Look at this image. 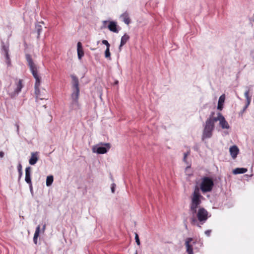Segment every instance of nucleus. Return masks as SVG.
Here are the masks:
<instances>
[{
	"label": "nucleus",
	"mask_w": 254,
	"mask_h": 254,
	"mask_svg": "<svg viewBox=\"0 0 254 254\" xmlns=\"http://www.w3.org/2000/svg\"><path fill=\"white\" fill-rule=\"evenodd\" d=\"M202 196L200 194L198 189H195L191 196V201L190 203V211L192 214V217L190 218V223L192 225L199 226L197 222L196 218H195V214L196 213V210L201 203V198Z\"/></svg>",
	"instance_id": "nucleus-1"
},
{
	"label": "nucleus",
	"mask_w": 254,
	"mask_h": 254,
	"mask_svg": "<svg viewBox=\"0 0 254 254\" xmlns=\"http://www.w3.org/2000/svg\"><path fill=\"white\" fill-rule=\"evenodd\" d=\"M72 79V86L74 90L71 95L72 99V104L78 106V98L79 96V81L78 78L74 75L71 76Z\"/></svg>",
	"instance_id": "nucleus-2"
},
{
	"label": "nucleus",
	"mask_w": 254,
	"mask_h": 254,
	"mask_svg": "<svg viewBox=\"0 0 254 254\" xmlns=\"http://www.w3.org/2000/svg\"><path fill=\"white\" fill-rule=\"evenodd\" d=\"M214 123L213 119H207L203 131L202 139L210 138L212 136V131L214 129Z\"/></svg>",
	"instance_id": "nucleus-3"
},
{
	"label": "nucleus",
	"mask_w": 254,
	"mask_h": 254,
	"mask_svg": "<svg viewBox=\"0 0 254 254\" xmlns=\"http://www.w3.org/2000/svg\"><path fill=\"white\" fill-rule=\"evenodd\" d=\"M213 186L214 182L211 178L208 177L202 178L200 184V189L203 193L211 191Z\"/></svg>",
	"instance_id": "nucleus-4"
},
{
	"label": "nucleus",
	"mask_w": 254,
	"mask_h": 254,
	"mask_svg": "<svg viewBox=\"0 0 254 254\" xmlns=\"http://www.w3.org/2000/svg\"><path fill=\"white\" fill-rule=\"evenodd\" d=\"M208 211L203 207H199L198 210H196V213L195 216H196L197 222L200 227V225L203 224L209 218Z\"/></svg>",
	"instance_id": "nucleus-5"
},
{
	"label": "nucleus",
	"mask_w": 254,
	"mask_h": 254,
	"mask_svg": "<svg viewBox=\"0 0 254 254\" xmlns=\"http://www.w3.org/2000/svg\"><path fill=\"white\" fill-rule=\"evenodd\" d=\"M111 148L109 143H100L92 147V151L97 154H105L107 153Z\"/></svg>",
	"instance_id": "nucleus-6"
},
{
	"label": "nucleus",
	"mask_w": 254,
	"mask_h": 254,
	"mask_svg": "<svg viewBox=\"0 0 254 254\" xmlns=\"http://www.w3.org/2000/svg\"><path fill=\"white\" fill-rule=\"evenodd\" d=\"M213 120L214 123L219 121L220 126L223 129H229L230 128V126L228 122L226 121L224 116L220 113H218L217 117L215 118Z\"/></svg>",
	"instance_id": "nucleus-7"
},
{
	"label": "nucleus",
	"mask_w": 254,
	"mask_h": 254,
	"mask_svg": "<svg viewBox=\"0 0 254 254\" xmlns=\"http://www.w3.org/2000/svg\"><path fill=\"white\" fill-rule=\"evenodd\" d=\"M22 81V79L17 80V82H16V87L14 89V92H9V95L11 98L16 96L21 91V89L23 87Z\"/></svg>",
	"instance_id": "nucleus-8"
},
{
	"label": "nucleus",
	"mask_w": 254,
	"mask_h": 254,
	"mask_svg": "<svg viewBox=\"0 0 254 254\" xmlns=\"http://www.w3.org/2000/svg\"><path fill=\"white\" fill-rule=\"evenodd\" d=\"M31 71L34 78L35 79V88H36V90H38V88L40 87L41 83L40 77L38 74L37 68L31 70Z\"/></svg>",
	"instance_id": "nucleus-9"
},
{
	"label": "nucleus",
	"mask_w": 254,
	"mask_h": 254,
	"mask_svg": "<svg viewBox=\"0 0 254 254\" xmlns=\"http://www.w3.org/2000/svg\"><path fill=\"white\" fill-rule=\"evenodd\" d=\"M192 241L191 238H188L186 240L185 245L187 248V252L188 254H193L192 247L190 243Z\"/></svg>",
	"instance_id": "nucleus-10"
},
{
	"label": "nucleus",
	"mask_w": 254,
	"mask_h": 254,
	"mask_svg": "<svg viewBox=\"0 0 254 254\" xmlns=\"http://www.w3.org/2000/svg\"><path fill=\"white\" fill-rule=\"evenodd\" d=\"M38 160V152H32L31 154V157L29 159V164L31 165H35Z\"/></svg>",
	"instance_id": "nucleus-11"
},
{
	"label": "nucleus",
	"mask_w": 254,
	"mask_h": 254,
	"mask_svg": "<svg viewBox=\"0 0 254 254\" xmlns=\"http://www.w3.org/2000/svg\"><path fill=\"white\" fill-rule=\"evenodd\" d=\"M229 151L230 152V154L232 156V157L233 159H235L237 157V156L238 154L239 153V148L236 145H233L231 147H230L229 149Z\"/></svg>",
	"instance_id": "nucleus-12"
},
{
	"label": "nucleus",
	"mask_w": 254,
	"mask_h": 254,
	"mask_svg": "<svg viewBox=\"0 0 254 254\" xmlns=\"http://www.w3.org/2000/svg\"><path fill=\"white\" fill-rule=\"evenodd\" d=\"M26 59L28 62V65L29 66L30 70H32L37 68L30 55H26Z\"/></svg>",
	"instance_id": "nucleus-13"
},
{
	"label": "nucleus",
	"mask_w": 254,
	"mask_h": 254,
	"mask_svg": "<svg viewBox=\"0 0 254 254\" xmlns=\"http://www.w3.org/2000/svg\"><path fill=\"white\" fill-rule=\"evenodd\" d=\"M25 181L27 184H31V167H27L25 169Z\"/></svg>",
	"instance_id": "nucleus-14"
},
{
	"label": "nucleus",
	"mask_w": 254,
	"mask_h": 254,
	"mask_svg": "<svg viewBox=\"0 0 254 254\" xmlns=\"http://www.w3.org/2000/svg\"><path fill=\"white\" fill-rule=\"evenodd\" d=\"M77 55L78 58L79 60H80L84 56V52L83 50L82 44L81 42H78L77 44Z\"/></svg>",
	"instance_id": "nucleus-15"
},
{
	"label": "nucleus",
	"mask_w": 254,
	"mask_h": 254,
	"mask_svg": "<svg viewBox=\"0 0 254 254\" xmlns=\"http://www.w3.org/2000/svg\"><path fill=\"white\" fill-rule=\"evenodd\" d=\"M129 36L127 34H125L121 38V43L119 46V49L120 51H121L122 47L126 44L127 41L129 40Z\"/></svg>",
	"instance_id": "nucleus-16"
},
{
	"label": "nucleus",
	"mask_w": 254,
	"mask_h": 254,
	"mask_svg": "<svg viewBox=\"0 0 254 254\" xmlns=\"http://www.w3.org/2000/svg\"><path fill=\"white\" fill-rule=\"evenodd\" d=\"M109 29L114 32L118 33V30L117 28V23L114 21H111L108 25Z\"/></svg>",
	"instance_id": "nucleus-17"
},
{
	"label": "nucleus",
	"mask_w": 254,
	"mask_h": 254,
	"mask_svg": "<svg viewBox=\"0 0 254 254\" xmlns=\"http://www.w3.org/2000/svg\"><path fill=\"white\" fill-rule=\"evenodd\" d=\"M121 17L123 19V21L127 24H128L130 22V19L128 14L127 12H125L121 15Z\"/></svg>",
	"instance_id": "nucleus-18"
},
{
	"label": "nucleus",
	"mask_w": 254,
	"mask_h": 254,
	"mask_svg": "<svg viewBox=\"0 0 254 254\" xmlns=\"http://www.w3.org/2000/svg\"><path fill=\"white\" fill-rule=\"evenodd\" d=\"M40 231V226L38 225L36 228V230H35V233L34 235V237H33V242L35 244H37V239L39 236Z\"/></svg>",
	"instance_id": "nucleus-19"
},
{
	"label": "nucleus",
	"mask_w": 254,
	"mask_h": 254,
	"mask_svg": "<svg viewBox=\"0 0 254 254\" xmlns=\"http://www.w3.org/2000/svg\"><path fill=\"white\" fill-rule=\"evenodd\" d=\"M225 100L224 95H221L219 99L218 102L217 109L220 110H222L223 108V105Z\"/></svg>",
	"instance_id": "nucleus-20"
},
{
	"label": "nucleus",
	"mask_w": 254,
	"mask_h": 254,
	"mask_svg": "<svg viewBox=\"0 0 254 254\" xmlns=\"http://www.w3.org/2000/svg\"><path fill=\"white\" fill-rule=\"evenodd\" d=\"M247 172V169L244 168H237L233 171L234 174H244Z\"/></svg>",
	"instance_id": "nucleus-21"
},
{
	"label": "nucleus",
	"mask_w": 254,
	"mask_h": 254,
	"mask_svg": "<svg viewBox=\"0 0 254 254\" xmlns=\"http://www.w3.org/2000/svg\"><path fill=\"white\" fill-rule=\"evenodd\" d=\"M2 49L4 52L6 59L9 60L8 47L3 45V43H2Z\"/></svg>",
	"instance_id": "nucleus-22"
},
{
	"label": "nucleus",
	"mask_w": 254,
	"mask_h": 254,
	"mask_svg": "<svg viewBox=\"0 0 254 254\" xmlns=\"http://www.w3.org/2000/svg\"><path fill=\"white\" fill-rule=\"evenodd\" d=\"M53 181H54L53 176L52 175L48 176L46 179L47 186H48V187L52 185V184L53 183Z\"/></svg>",
	"instance_id": "nucleus-23"
},
{
	"label": "nucleus",
	"mask_w": 254,
	"mask_h": 254,
	"mask_svg": "<svg viewBox=\"0 0 254 254\" xmlns=\"http://www.w3.org/2000/svg\"><path fill=\"white\" fill-rule=\"evenodd\" d=\"M245 97L246 99V104L250 105L251 101V97L249 96V90H247L245 92Z\"/></svg>",
	"instance_id": "nucleus-24"
},
{
	"label": "nucleus",
	"mask_w": 254,
	"mask_h": 254,
	"mask_svg": "<svg viewBox=\"0 0 254 254\" xmlns=\"http://www.w3.org/2000/svg\"><path fill=\"white\" fill-rule=\"evenodd\" d=\"M35 28H36V30L37 31V34H38L37 37L39 38L40 34L42 30V26L40 24H37L35 26Z\"/></svg>",
	"instance_id": "nucleus-25"
},
{
	"label": "nucleus",
	"mask_w": 254,
	"mask_h": 254,
	"mask_svg": "<svg viewBox=\"0 0 254 254\" xmlns=\"http://www.w3.org/2000/svg\"><path fill=\"white\" fill-rule=\"evenodd\" d=\"M105 57L106 58L111 60V54L110 52V48H106L105 51Z\"/></svg>",
	"instance_id": "nucleus-26"
},
{
	"label": "nucleus",
	"mask_w": 254,
	"mask_h": 254,
	"mask_svg": "<svg viewBox=\"0 0 254 254\" xmlns=\"http://www.w3.org/2000/svg\"><path fill=\"white\" fill-rule=\"evenodd\" d=\"M17 170L19 173V178H20L22 175V165L19 163L17 166Z\"/></svg>",
	"instance_id": "nucleus-27"
},
{
	"label": "nucleus",
	"mask_w": 254,
	"mask_h": 254,
	"mask_svg": "<svg viewBox=\"0 0 254 254\" xmlns=\"http://www.w3.org/2000/svg\"><path fill=\"white\" fill-rule=\"evenodd\" d=\"M135 240L137 245L138 246H139L140 245V243L138 235L137 233H135Z\"/></svg>",
	"instance_id": "nucleus-28"
},
{
	"label": "nucleus",
	"mask_w": 254,
	"mask_h": 254,
	"mask_svg": "<svg viewBox=\"0 0 254 254\" xmlns=\"http://www.w3.org/2000/svg\"><path fill=\"white\" fill-rule=\"evenodd\" d=\"M102 43L103 44L106 46V48H110V44L109 43L108 41H107L106 40H102Z\"/></svg>",
	"instance_id": "nucleus-29"
},
{
	"label": "nucleus",
	"mask_w": 254,
	"mask_h": 254,
	"mask_svg": "<svg viewBox=\"0 0 254 254\" xmlns=\"http://www.w3.org/2000/svg\"><path fill=\"white\" fill-rule=\"evenodd\" d=\"M190 154V151H188L187 152L184 153L183 160L184 161H186V158L188 155H189Z\"/></svg>",
	"instance_id": "nucleus-30"
},
{
	"label": "nucleus",
	"mask_w": 254,
	"mask_h": 254,
	"mask_svg": "<svg viewBox=\"0 0 254 254\" xmlns=\"http://www.w3.org/2000/svg\"><path fill=\"white\" fill-rule=\"evenodd\" d=\"M115 187H116V185L115 184H113L112 185L111 190L113 193H114V192H115Z\"/></svg>",
	"instance_id": "nucleus-31"
},
{
	"label": "nucleus",
	"mask_w": 254,
	"mask_h": 254,
	"mask_svg": "<svg viewBox=\"0 0 254 254\" xmlns=\"http://www.w3.org/2000/svg\"><path fill=\"white\" fill-rule=\"evenodd\" d=\"M211 232V231L210 230H206L205 231V235H206L207 236H209L210 235V233Z\"/></svg>",
	"instance_id": "nucleus-32"
},
{
	"label": "nucleus",
	"mask_w": 254,
	"mask_h": 254,
	"mask_svg": "<svg viewBox=\"0 0 254 254\" xmlns=\"http://www.w3.org/2000/svg\"><path fill=\"white\" fill-rule=\"evenodd\" d=\"M15 127H16V128H17V129H16L17 133L18 134H19V125L17 124H16L15 125Z\"/></svg>",
	"instance_id": "nucleus-33"
},
{
	"label": "nucleus",
	"mask_w": 254,
	"mask_h": 254,
	"mask_svg": "<svg viewBox=\"0 0 254 254\" xmlns=\"http://www.w3.org/2000/svg\"><path fill=\"white\" fill-rule=\"evenodd\" d=\"M214 115V112H212L208 119H214L215 117H213Z\"/></svg>",
	"instance_id": "nucleus-34"
},
{
	"label": "nucleus",
	"mask_w": 254,
	"mask_h": 254,
	"mask_svg": "<svg viewBox=\"0 0 254 254\" xmlns=\"http://www.w3.org/2000/svg\"><path fill=\"white\" fill-rule=\"evenodd\" d=\"M35 94L37 95V96H38L40 92L39 87L38 88V90H36V88H35Z\"/></svg>",
	"instance_id": "nucleus-35"
},
{
	"label": "nucleus",
	"mask_w": 254,
	"mask_h": 254,
	"mask_svg": "<svg viewBox=\"0 0 254 254\" xmlns=\"http://www.w3.org/2000/svg\"><path fill=\"white\" fill-rule=\"evenodd\" d=\"M249 106V105L246 104V105L244 107L243 110V112L245 111V110L247 109V108Z\"/></svg>",
	"instance_id": "nucleus-36"
},
{
	"label": "nucleus",
	"mask_w": 254,
	"mask_h": 254,
	"mask_svg": "<svg viewBox=\"0 0 254 254\" xmlns=\"http://www.w3.org/2000/svg\"><path fill=\"white\" fill-rule=\"evenodd\" d=\"M4 156V153L2 151H0V158H2Z\"/></svg>",
	"instance_id": "nucleus-37"
},
{
	"label": "nucleus",
	"mask_w": 254,
	"mask_h": 254,
	"mask_svg": "<svg viewBox=\"0 0 254 254\" xmlns=\"http://www.w3.org/2000/svg\"><path fill=\"white\" fill-rule=\"evenodd\" d=\"M28 184L29 185V187H30V191H32V190H33L32 183H31V184Z\"/></svg>",
	"instance_id": "nucleus-38"
},
{
	"label": "nucleus",
	"mask_w": 254,
	"mask_h": 254,
	"mask_svg": "<svg viewBox=\"0 0 254 254\" xmlns=\"http://www.w3.org/2000/svg\"><path fill=\"white\" fill-rule=\"evenodd\" d=\"M7 60V64L8 65H9L10 64V59L9 58V60L6 59Z\"/></svg>",
	"instance_id": "nucleus-39"
},
{
	"label": "nucleus",
	"mask_w": 254,
	"mask_h": 254,
	"mask_svg": "<svg viewBox=\"0 0 254 254\" xmlns=\"http://www.w3.org/2000/svg\"><path fill=\"white\" fill-rule=\"evenodd\" d=\"M46 228V225H44L43 227V231H44L45 229Z\"/></svg>",
	"instance_id": "nucleus-40"
},
{
	"label": "nucleus",
	"mask_w": 254,
	"mask_h": 254,
	"mask_svg": "<svg viewBox=\"0 0 254 254\" xmlns=\"http://www.w3.org/2000/svg\"><path fill=\"white\" fill-rule=\"evenodd\" d=\"M107 22V21H103V23H104V24H105Z\"/></svg>",
	"instance_id": "nucleus-41"
},
{
	"label": "nucleus",
	"mask_w": 254,
	"mask_h": 254,
	"mask_svg": "<svg viewBox=\"0 0 254 254\" xmlns=\"http://www.w3.org/2000/svg\"><path fill=\"white\" fill-rule=\"evenodd\" d=\"M253 21H254V15H253Z\"/></svg>",
	"instance_id": "nucleus-42"
},
{
	"label": "nucleus",
	"mask_w": 254,
	"mask_h": 254,
	"mask_svg": "<svg viewBox=\"0 0 254 254\" xmlns=\"http://www.w3.org/2000/svg\"><path fill=\"white\" fill-rule=\"evenodd\" d=\"M118 83V81L116 82V84H117Z\"/></svg>",
	"instance_id": "nucleus-43"
},
{
	"label": "nucleus",
	"mask_w": 254,
	"mask_h": 254,
	"mask_svg": "<svg viewBox=\"0 0 254 254\" xmlns=\"http://www.w3.org/2000/svg\"><path fill=\"white\" fill-rule=\"evenodd\" d=\"M135 254H137V252H136Z\"/></svg>",
	"instance_id": "nucleus-44"
}]
</instances>
